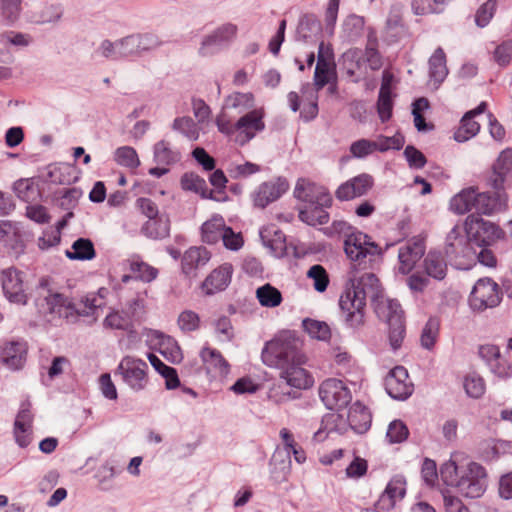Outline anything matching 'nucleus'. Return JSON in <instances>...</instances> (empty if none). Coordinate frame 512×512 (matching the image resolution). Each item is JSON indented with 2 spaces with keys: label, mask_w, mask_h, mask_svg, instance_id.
<instances>
[{
  "label": "nucleus",
  "mask_w": 512,
  "mask_h": 512,
  "mask_svg": "<svg viewBox=\"0 0 512 512\" xmlns=\"http://www.w3.org/2000/svg\"><path fill=\"white\" fill-rule=\"evenodd\" d=\"M333 229L343 238L344 252L350 260L349 284L340 296L341 317L347 329L360 335L365 326L366 298L369 293L376 294L379 280L366 270L376 257L382 254V248L368 234L358 230L345 221L333 223Z\"/></svg>",
  "instance_id": "1"
},
{
  "label": "nucleus",
  "mask_w": 512,
  "mask_h": 512,
  "mask_svg": "<svg viewBox=\"0 0 512 512\" xmlns=\"http://www.w3.org/2000/svg\"><path fill=\"white\" fill-rule=\"evenodd\" d=\"M442 481L467 498H479L487 489L488 476L486 469L474 461H458L451 458L440 468Z\"/></svg>",
  "instance_id": "2"
},
{
  "label": "nucleus",
  "mask_w": 512,
  "mask_h": 512,
  "mask_svg": "<svg viewBox=\"0 0 512 512\" xmlns=\"http://www.w3.org/2000/svg\"><path fill=\"white\" fill-rule=\"evenodd\" d=\"M265 110L263 107L244 113L233 121L227 113L221 111L215 118L218 131L229 141L243 146L265 129Z\"/></svg>",
  "instance_id": "3"
},
{
  "label": "nucleus",
  "mask_w": 512,
  "mask_h": 512,
  "mask_svg": "<svg viewBox=\"0 0 512 512\" xmlns=\"http://www.w3.org/2000/svg\"><path fill=\"white\" fill-rule=\"evenodd\" d=\"M299 340L290 331H284L266 342L262 350V361L269 367L281 368L293 360L301 359Z\"/></svg>",
  "instance_id": "4"
},
{
  "label": "nucleus",
  "mask_w": 512,
  "mask_h": 512,
  "mask_svg": "<svg viewBox=\"0 0 512 512\" xmlns=\"http://www.w3.org/2000/svg\"><path fill=\"white\" fill-rule=\"evenodd\" d=\"M377 314L389 325V342L393 350L401 347L405 338L403 310L397 300L387 299L377 306Z\"/></svg>",
  "instance_id": "5"
},
{
  "label": "nucleus",
  "mask_w": 512,
  "mask_h": 512,
  "mask_svg": "<svg viewBox=\"0 0 512 512\" xmlns=\"http://www.w3.org/2000/svg\"><path fill=\"white\" fill-rule=\"evenodd\" d=\"M405 143V139L402 134L396 133L395 135L388 137L384 135H378L375 139L362 138L354 141L350 145V153L354 158H366L375 152H387L389 150H400Z\"/></svg>",
  "instance_id": "6"
},
{
  "label": "nucleus",
  "mask_w": 512,
  "mask_h": 512,
  "mask_svg": "<svg viewBox=\"0 0 512 512\" xmlns=\"http://www.w3.org/2000/svg\"><path fill=\"white\" fill-rule=\"evenodd\" d=\"M502 299L499 285L491 278L479 279L469 296V305L473 311L482 312L498 306Z\"/></svg>",
  "instance_id": "7"
},
{
  "label": "nucleus",
  "mask_w": 512,
  "mask_h": 512,
  "mask_svg": "<svg viewBox=\"0 0 512 512\" xmlns=\"http://www.w3.org/2000/svg\"><path fill=\"white\" fill-rule=\"evenodd\" d=\"M465 232L468 233L470 240L478 246H490L505 235L499 226L475 215H469L466 218Z\"/></svg>",
  "instance_id": "8"
},
{
  "label": "nucleus",
  "mask_w": 512,
  "mask_h": 512,
  "mask_svg": "<svg viewBox=\"0 0 512 512\" xmlns=\"http://www.w3.org/2000/svg\"><path fill=\"white\" fill-rule=\"evenodd\" d=\"M148 369L144 360L132 356L123 357L118 365L122 380L135 392L146 388L149 381Z\"/></svg>",
  "instance_id": "9"
},
{
  "label": "nucleus",
  "mask_w": 512,
  "mask_h": 512,
  "mask_svg": "<svg viewBox=\"0 0 512 512\" xmlns=\"http://www.w3.org/2000/svg\"><path fill=\"white\" fill-rule=\"evenodd\" d=\"M319 396L330 410L346 407L352 398L351 392L344 382L335 378L327 379L320 385Z\"/></svg>",
  "instance_id": "10"
},
{
  "label": "nucleus",
  "mask_w": 512,
  "mask_h": 512,
  "mask_svg": "<svg viewBox=\"0 0 512 512\" xmlns=\"http://www.w3.org/2000/svg\"><path fill=\"white\" fill-rule=\"evenodd\" d=\"M294 196L300 201L315 206L330 207L332 204L328 189L306 178L297 181Z\"/></svg>",
  "instance_id": "11"
},
{
  "label": "nucleus",
  "mask_w": 512,
  "mask_h": 512,
  "mask_svg": "<svg viewBox=\"0 0 512 512\" xmlns=\"http://www.w3.org/2000/svg\"><path fill=\"white\" fill-rule=\"evenodd\" d=\"M237 31V26L232 23H226L218 27L202 40L199 54L201 56H210L219 52L236 37Z\"/></svg>",
  "instance_id": "12"
},
{
  "label": "nucleus",
  "mask_w": 512,
  "mask_h": 512,
  "mask_svg": "<svg viewBox=\"0 0 512 512\" xmlns=\"http://www.w3.org/2000/svg\"><path fill=\"white\" fill-rule=\"evenodd\" d=\"M306 361L305 356L302 354L301 359L293 360L285 366L279 368L281 370L280 377L285 382L297 389H308L313 386L314 378L312 374L306 370L303 365Z\"/></svg>",
  "instance_id": "13"
},
{
  "label": "nucleus",
  "mask_w": 512,
  "mask_h": 512,
  "mask_svg": "<svg viewBox=\"0 0 512 512\" xmlns=\"http://www.w3.org/2000/svg\"><path fill=\"white\" fill-rule=\"evenodd\" d=\"M465 224L455 225L446 237L445 251L451 259L470 258L473 254Z\"/></svg>",
  "instance_id": "14"
},
{
  "label": "nucleus",
  "mask_w": 512,
  "mask_h": 512,
  "mask_svg": "<svg viewBox=\"0 0 512 512\" xmlns=\"http://www.w3.org/2000/svg\"><path fill=\"white\" fill-rule=\"evenodd\" d=\"M385 389L394 399L404 400L413 392L407 370L403 366L393 368L385 378Z\"/></svg>",
  "instance_id": "15"
},
{
  "label": "nucleus",
  "mask_w": 512,
  "mask_h": 512,
  "mask_svg": "<svg viewBox=\"0 0 512 512\" xmlns=\"http://www.w3.org/2000/svg\"><path fill=\"white\" fill-rule=\"evenodd\" d=\"M425 249V242L421 237H414L402 245L398 253L399 272L404 275L409 274L424 256Z\"/></svg>",
  "instance_id": "16"
},
{
  "label": "nucleus",
  "mask_w": 512,
  "mask_h": 512,
  "mask_svg": "<svg viewBox=\"0 0 512 512\" xmlns=\"http://www.w3.org/2000/svg\"><path fill=\"white\" fill-rule=\"evenodd\" d=\"M396 87V80L394 74L385 69L382 73V82L377 100V112L382 122L388 121L392 116L393 93Z\"/></svg>",
  "instance_id": "17"
},
{
  "label": "nucleus",
  "mask_w": 512,
  "mask_h": 512,
  "mask_svg": "<svg viewBox=\"0 0 512 512\" xmlns=\"http://www.w3.org/2000/svg\"><path fill=\"white\" fill-rule=\"evenodd\" d=\"M374 184L372 176L363 173L342 183L335 192L339 201H350L366 195Z\"/></svg>",
  "instance_id": "18"
},
{
  "label": "nucleus",
  "mask_w": 512,
  "mask_h": 512,
  "mask_svg": "<svg viewBox=\"0 0 512 512\" xmlns=\"http://www.w3.org/2000/svg\"><path fill=\"white\" fill-rule=\"evenodd\" d=\"M289 188L285 178H277L264 182L252 194L254 206L265 208L270 203L279 199Z\"/></svg>",
  "instance_id": "19"
},
{
  "label": "nucleus",
  "mask_w": 512,
  "mask_h": 512,
  "mask_svg": "<svg viewBox=\"0 0 512 512\" xmlns=\"http://www.w3.org/2000/svg\"><path fill=\"white\" fill-rule=\"evenodd\" d=\"M44 302L46 313L68 321H75L77 319L75 302L64 294L49 292L44 297Z\"/></svg>",
  "instance_id": "20"
},
{
  "label": "nucleus",
  "mask_w": 512,
  "mask_h": 512,
  "mask_svg": "<svg viewBox=\"0 0 512 512\" xmlns=\"http://www.w3.org/2000/svg\"><path fill=\"white\" fill-rule=\"evenodd\" d=\"M2 288L10 302L26 304L27 294L24 290L22 273L14 268L6 269L1 275Z\"/></svg>",
  "instance_id": "21"
},
{
  "label": "nucleus",
  "mask_w": 512,
  "mask_h": 512,
  "mask_svg": "<svg viewBox=\"0 0 512 512\" xmlns=\"http://www.w3.org/2000/svg\"><path fill=\"white\" fill-rule=\"evenodd\" d=\"M151 345L170 362L178 363L182 360V352L177 341L160 331L153 330L148 335Z\"/></svg>",
  "instance_id": "22"
},
{
  "label": "nucleus",
  "mask_w": 512,
  "mask_h": 512,
  "mask_svg": "<svg viewBox=\"0 0 512 512\" xmlns=\"http://www.w3.org/2000/svg\"><path fill=\"white\" fill-rule=\"evenodd\" d=\"M406 494V481L402 476L393 477L377 501V507L381 510L393 509L397 502Z\"/></svg>",
  "instance_id": "23"
},
{
  "label": "nucleus",
  "mask_w": 512,
  "mask_h": 512,
  "mask_svg": "<svg viewBox=\"0 0 512 512\" xmlns=\"http://www.w3.org/2000/svg\"><path fill=\"white\" fill-rule=\"evenodd\" d=\"M487 103L481 102L475 109L468 111L461 119L458 129L454 133L457 142H465L476 136L480 130V124L474 120L477 115L484 113Z\"/></svg>",
  "instance_id": "24"
},
{
  "label": "nucleus",
  "mask_w": 512,
  "mask_h": 512,
  "mask_svg": "<svg viewBox=\"0 0 512 512\" xmlns=\"http://www.w3.org/2000/svg\"><path fill=\"white\" fill-rule=\"evenodd\" d=\"M200 356L207 373L213 378H223L229 374L230 365L217 349L204 347Z\"/></svg>",
  "instance_id": "25"
},
{
  "label": "nucleus",
  "mask_w": 512,
  "mask_h": 512,
  "mask_svg": "<svg viewBox=\"0 0 512 512\" xmlns=\"http://www.w3.org/2000/svg\"><path fill=\"white\" fill-rule=\"evenodd\" d=\"M233 267L230 263H224L217 269H214L202 284L203 291L212 295L224 290L231 281Z\"/></svg>",
  "instance_id": "26"
},
{
  "label": "nucleus",
  "mask_w": 512,
  "mask_h": 512,
  "mask_svg": "<svg viewBox=\"0 0 512 512\" xmlns=\"http://www.w3.org/2000/svg\"><path fill=\"white\" fill-rule=\"evenodd\" d=\"M507 206V198L504 192L496 189L495 192L477 191L476 212L485 215H491L501 211Z\"/></svg>",
  "instance_id": "27"
},
{
  "label": "nucleus",
  "mask_w": 512,
  "mask_h": 512,
  "mask_svg": "<svg viewBox=\"0 0 512 512\" xmlns=\"http://www.w3.org/2000/svg\"><path fill=\"white\" fill-rule=\"evenodd\" d=\"M27 356V343L25 341H11L4 345L1 359L9 368L17 370L23 367Z\"/></svg>",
  "instance_id": "28"
},
{
  "label": "nucleus",
  "mask_w": 512,
  "mask_h": 512,
  "mask_svg": "<svg viewBox=\"0 0 512 512\" xmlns=\"http://www.w3.org/2000/svg\"><path fill=\"white\" fill-rule=\"evenodd\" d=\"M133 40H127V37L112 42L110 40H104L101 42L99 47L95 50V56H101L108 60H120L123 58L131 57V50L128 43Z\"/></svg>",
  "instance_id": "29"
},
{
  "label": "nucleus",
  "mask_w": 512,
  "mask_h": 512,
  "mask_svg": "<svg viewBox=\"0 0 512 512\" xmlns=\"http://www.w3.org/2000/svg\"><path fill=\"white\" fill-rule=\"evenodd\" d=\"M365 54L361 49H351L344 54V65L347 74L354 82H359L368 74V68L364 60Z\"/></svg>",
  "instance_id": "30"
},
{
  "label": "nucleus",
  "mask_w": 512,
  "mask_h": 512,
  "mask_svg": "<svg viewBox=\"0 0 512 512\" xmlns=\"http://www.w3.org/2000/svg\"><path fill=\"white\" fill-rule=\"evenodd\" d=\"M210 257V252L205 247H190L182 257L183 272L187 275L191 274L196 269L205 266Z\"/></svg>",
  "instance_id": "31"
},
{
  "label": "nucleus",
  "mask_w": 512,
  "mask_h": 512,
  "mask_svg": "<svg viewBox=\"0 0 512 512\" xmlns=\"http://www.w3.org/2000/svg\"><path fill=\"white\" fill-rule=\"evenodd\" d=\"M347 418L351 429L358 434L365 433L371 426V413L359 402L350 407Z\"/></svg>",
  "instance_id": "32"
},
{
  "label": "nucleus",
  "mask_w": 512,
  "mask_h": 512,
  "mask_svg": "<svg viewBox=\"0 0 512 512\" xmlns=\"http://www.w3.org/2000/svg\"><path fill=\"white\" fill-rule=\"evenodd\" d=\"M512 171V149L503 150L493 165L491 185L495 189H501L506 176Z\"/></svg>",
  "instance_id": "33"
},
{
  "label": "nucleus",
  "mask_w": 512,
  "mask_h": 512,
  "mask_svg": "<svg viewBox=\"0 0 512 512\" xmlns=\"http://www.w3.org/2000/svg\"><path fill=\"white\" fill-rule=\"evenodd\" d=\"M423 270L427 276L443 280L447 274V263L439 251H429L423 260Z\"/></svg>",
  "instance_id": "34"
},
{
  "label": "nucleus",
  "mask_w": 512,
  "mask_h": 512,
  "mask_svg": "<svg viewBox=\"0 0 512 512\" xmlns=\"http://www.w3.org/2000/svg\"><path fill=\"white\" fill-rule=\"evenodd\" d=\"M477 189L469 187L461 190L450 200V209L456 214H465L472 209L476 210Z\"/></svg>",
  "instance_id": "35"
},
{
  "label": "nucleus",
  "mask_w": 512,
  "mask_h": 512,
  "mask_svg": "<svg viewBox=\"0 0 512 512\" xmlns=\"http://www.w3.org/2000/svg\"><path fill=\"white\" fill-rule=\"evenodd\" d=\"M134 318L126 309L112 310L104 319L103 325L105 328L114 330H123L129 333V337H133L135 331L131 330L133 327Z\"/></svg>",
  "instance_id": "36"
},
{
  "label": "nucleus",
  "mask_w": 512,
  "mask_h": 512,
  "mask_svg": "<svg viewBox=\"0 0 512 512\" xmlns=\"http://www.w3.org/2000/svg\"><path fill=\"white\" fill-rule=\"evenodd\" d=\"M255 97L251 92H233L229 94L223 103L221 111L227 113V110L234 109L238 113H244L254 108Z\"/></svg>",
  "instance_id": "37"
},
{
  "label": "nucleus",
  "mask_w": 512,
  "mask_h": 512,
  "mask_svg": "<svg viewBox=\"0 0 512 512\" xmlns=\"http://www.w3.org/2000/svg\"><path fill=\"white\" fill-rule=\"evenodd\" d=\"M127 263L135 279L150 283L158 277V269L143 261L138 255L131 256Z\"/></svg>",
  "instance_id": "38"
},
{
  "label": "nucleus",
  "mask_w": 512,
  "mask_h": 512,
  "mask_svg": "<svg viewBox=\"0 0 512 512\" xmlns=\"http://www.w3.org/2000/svg\"><path fill=\"white\" fill-rule=\"evenodd\" d=\"M65 255L70 260L89 261L96 257V251L93 242L88 238H78L70 249L65 251Z\"/></svg>",
  "instance_id": "39"
},
{
  "label": "nucleus",
  "mask_w": 512,
  "mask_h": 512,
  "mask_svg": "<svg viewBox=\"0 0 512 512\" xmlns=\"http://www.w3.org/2000/svg\"><path fill=\"white\" fill-rule=\"evenodd\" d=\"M226 226L223 217L213 216L202 225V239L208 244L219 242L225 234Z\"/></svg>",
  "instance_id": "40"
},
{
  "label": "nucleus",
  "mask_w": 512,
  "mask_h": 512,
  "mask_svg": "<svg viewBox=\"0 0 512 512\" xmlns=\"http://www.w3.org/2000/svg\"><path fill=\"white\" fill-rule=\"evenodd\" d=\"M429 75L438 85L442 83L448 75L446 55L441 47H438L429 59Z\"/></svg>",
  "instance_id": "41"
},
{
  "label": "nucleus",
  "mask_w": 512,
  "mask_h": 512,
  "mask_svg": "<svg viewBox=\"0 0 512 512\" xmlns=\"http://www.w3.org/2000/svg\"><path fill=\"white\" fill-rule=\"evenodd\" d=\"M142 233L152 239H163L170 233V221L167 216L147 220L141 229Z\"/></svg>",
  "instance_id": "42"
},
{
  "label": "nucleus",
  "mask_w": 512,
  "mask_h": 512,
  "mask_svg": "<svg viewBox=\"0 0 512 512\" xmlns=\"http://www.w3.org/2000/svg\"><path fill=\"white\" fill-rule=\"evenodd\" d=\"M107 290L104 288L99 289L98 295L95 293H89L81 300L75 302L77 317L78 316H89L94 313V311L103 305V297L104 293Z\"/></svg>",
  "instance_id": "43"
},
{
  "label": "nucleus",
  "mask_w": 512,
  "mask_h": 512,
  "mask_svg": "<svg viewBox=\"0 0 512 512\" xmlns=\"http://www.w3.org/2000/svg\"><path fill=\"white\" fill-rule=\"evenodd\" d=\"M256 298L260 305L266 308L278 307L283 301L282 293L269 283L257 288Z\"/></svg>",
  "instance_id": "44"
},
{
  "label": "nucleus",
  "mask_w": 512,
  "mask_h": 512,
  "mask_svg": "<svg viewBox=\"0 0 512 512\" xmlns=\"http://www.w3.org/2000/svg\"><path fill=\"white\" fill-rule=\"evenodd\" d=\"M127 40H133L128 43L131 50V56L140 55L143 52L152 50L159 46L158 38L153 34L131 35Z\"/></svg>",
  "instance_id": "45"
},
{
  "label": "nucleus",
  "mask_w": 512,
  "mask_h": 512,
  "mask_svg": "<svg viewBox=\"0 0 512 512\" xmlns=\"http://www.w3.org/2000/svg\"><path fill=\"white\" fill-rule=\"evenodd\" d=\"M304 331L313 339L328 341L331 338V329L324 321L305 318L302 321Z\"/></svg>",
  "instance_id": "46"
},
{
  "label": "nucleus",
  "mask_w": 512,
  "mask_h": 512,
  "mask_svg": "<svg viewBox=\"0 0 512 512\" xmlns=\"http://www.w3.org/2000/svg\"><path fill=\"white\" fill-rule=\"evenodd\" d=\"M154 159L159 164L170 165L180 160V153L173 150L169 142L161 140L154 146Z\"/></svg>",
  "instance_id": "47"
},
{
  "label": "nucleus",
  "mask_w": 512,
  "mask_h": 512,
  "mask_svg": "<svg viewBox=\"0 0 512 512\" xmlns=\"http://www.w3.org/2000/svg\"><path fill=\"white\" fill-rule=\"evenodd\" d=\"M312 206V208L300 210V220L311 226L326 224L329 220V215L324 210L325 207L315 205Z\"/></svg>",
  "instance_id": "48"
},
{
  "label": "nucleus",
  "mask_w": 512,
  "mask_h": 512,
  "mask_svg": "<svg viewBox=\"0 0 512 512\" xmlns=\"http://www.w3.org/2000/svg\"><path fill=\"white\" fill-rule=\"evenodd\" d=\"M335 63H326L323 59H317L314 73V85L316 90H321L330 81L334 75Z\"/></svg>",
  "instance_id": "49"
},
{
  "label": "nucleus",
  "mask_w": 512,
  "mask_h": 512,
  "mask_svg": "<svg viewBox=\"0 0 512 512\" xmlns=\"http://www.w3.org/2000/svg\"><path fill=\"white\" fill-rule=\"evenodd\" d=\"M115 161L126 168L135 169L140 165L137 152L130 146H122L116 149L114 154Z\"/></svg>",
  "instance_id": "50"
},
{
  "label": "nucleus",
  "mask_w": 512,
  "mask_h": 512,
  "mask_svg": "<svg viewBox=\"0 0 512 512\" xmlns=\"http://www.w3.org/2000/svg\"><path fill=\"white\" fill-rule=\"evenodd\" d=\"M307 277L312 281L314 289L320 293L325 292L330 283V278L326 269L319 264L313 265L309 268Z\"/></svg>",
  "instance_id": "51"
},
{
  "label": "nucleus",
  "mask_w": 512,
  "mask_h": 512,
  "mask_svg": "<svg viewBox=\"0 0 512 512\" xmlns=\"http://www.w3.org/2000/svg\"><path fill=\"white\" fill-rule=\"evenodd\" d=\"M173 128L190 140H197L200 135V125L190 117H179L174 120Z\"/></svg>",
  "instance_id": "52"
},
{
  "label": "nucleus",
  "mask_w": 512,
  "mask_h": 512,
  "mask_svg": "<svg viewBox=\"0 0 512 512\" xmlns=\"http://www.w3.org/2000/svg\"><path fill=\"white\" fill-rule=\"evenodd\" d=\"M192 109L197 123L203 133L208 131L211 125V109L202 99H194L192 102Z\"/></svg>",
  "instance_id": "53"
},
{
  "label": "nucleus",
  "mask_w": 512,
  "mask_h": 512,
  "mask_svg": "<svg viewBox=\"0 0 512 512\" xmlns=\"http://www.w3.org/2000/svg\"><path fill=\"white\" fill-rule=\"evenodd\" d=\"M409 436V429L406 424L401 420L392 421L387 429L386 438L389 443H401Z\"/></svg>",
  "instance_id": "54"
},
{
  "label": "nucleus",
  "mask_w": 512,
  "mask_h": 512,
  "mask_svg": "<svg viewBox=\"0 0 512 512\" xmlns=\"http://www.w3.org/2000/svg\"><path fill=\"white\" fill-rule=\"evenodd\" d=\"M464 388L467 395L473 398H479L485 392V382L480 375L470 373L465 377Z\"/></svg>",
  "instance_id": "55"
},
{
  "label": "nucleus",
  "mask_w": 512,
  "mask_h": 512,
  "mask_svg": "<svg viewBox=\"0 0 512 512\" xmlns=\"http://www.w3.org/2000/svg\"><path fill=\"white\" fill-rule=\"evenodd\" d=\"M376 45V41L369 40L365 50H362V53L365 54L364 60L367 68L372 71L379 70L382 67V58Z\"/></svg>",
  "instance_id": "56"
},
{
  "label": "nucleus",
  "mask_w": 512,
  "mask_h": 512,
  "mask_svg": "<svg viewBox=\"0 0 512 512\" xmlns=\"http://www.w3.org/2000/svg\"><path fill=\"white\" fill-rule=\"evenodd\" d=\"M177 323L183 332H192L199 328L200 318L196 312L184 310L180 313Z\"/></svg>",
  "instance_id": "57"
},
{
  "label": "nucleus",
  "mask_w": 512,
  "mask_h": 512,
  "mask_svg": "<svg viewBox=\"0 0 512 512\" xmlns=\"http://www.w3.org/2000/svg\"><path fill=\"white\" fill-rule=\"evenodd\" d=\"M439 331L438 322L434 319H430L421 334V345L426 349H431L437 340Z\"/></svg>",
  "instance_id": "58"
},
{
  "label": "nucleus",
  "mask_w": 512,
  "mask_h": 512,
  "mask_svg": "<svg viewBox=\"0 0 512 512\" xmlns=\"http://www.w3.org/2000/svg\"><path fill=\"white\" fill-rule=\"evenodd\" d=\"M14 191L16 195L25 202L34 200L38 194L33 182H31L29 179L18 180L14 184Z\"/></svg>",
  "instance_id": "59"
},
{
  "label": "nucleus",
  "mask_w": 512,
  "mask_h": 512,
  "mask_svg": "<svg viewBox=\"0 0 512 512\" xmlns=\"http://www.w3.org/2000/svg\"><path fill=\"white\" fill-rule=\"evenodd\" d=\"M148 298V290L137 292L136 296L128 302L126 310L132 314V317L136 320L140 314H143L146 310V300Z\"/></svg>",
  "instance_id": "60"
},
{
  "label": "nucleus",
  "mask_w": 512,
  "mask_h": 512,
  "mask_svg": "<svg viewBox=\"0 0 512 512\" xmlns=\"http://www.w3.org/2000/svg\"><path fill=\"white\" fill-rule=\"evenodd\" d=\"M364 25V18L353 14L345 19L343 29L350 39H354L362 33Z\"/></svg>",
  "instance_id": "61"
},
{
  "label": "nucleus",
  "mask_w": 512,
  "mask_h": 512,
  "mask_svg": "<svg viewBox=\"0 0 512 512\" xmlns=\"http://www.w3.org/2000/svg\"><path fill=\"white\" fill-rule=\"evenodd\" d=\"M228 171L232 178L243 179L260 172L261 167L252 162H245L230 167Z\"/></svg>",
  "instance_id": "62"
},
{
  "label": "nucleus",
  "mask_w": 512,
  "mask_h": 512,
  "mask_svg": "<svg viewBox=\"0 0 512 512\" xmlns=\"http://www.w3.org/2000/svg\"><path fill=\"white\" fill-rule=\"evenodd\" d=\"M181 186L184 190L199 193L205 190L206 182L197 174L185 173L181 178Z\"/></svg>",
  "instance_id": "63"
},
{
  "label": "nucleus",
  "mask_w": 512,
  "mask_h": 512,
  "mask_svg": "<svg viewBox=\"0 0 512 512\" xmlns=\"http://www.w3.org/2000/svg\"><path fill=\"white\" fill-rule=\"evenodd\" d=\"M494 60L498 65L505 67L512 60V41H505L498 45L494 51Z\"/></svg>",
  "instance_id": "64"
}]
</instances>
